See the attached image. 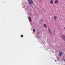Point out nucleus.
Listing matches in <instances>:
<instances>
[{
    "instance_id": "423d86ee",
    "label": "nucleus",
    "mask_w": 65,
    "mask_h": 65,
    "mask_svg": "<svg viewBox=\"0 0 65 65\" xmlns=\"http://www.w3.org/2000/svg\"><path fill=\"white\" fill-rule=\"evenodd\" d=\"M55 4H57V3H59V1L58 0H56L55 1Z\"/></svg>"
},
{
    "instance_id": "6e6552de",
    "label": "nucleus",
    "mask_w": 65,
    "mask_h": 65,
    "mask_svg": "<svg viewBox=\"0 0 65 65\" xmlns=\"http://www.w3.org/2000/svg\"><path fill=\"white\" fill-rule=\"evenodd\" d=\"M43 26L45 28H46V27H47V26H46V24H44Z\"/></svg>"
},
{
    "instance_id": "f8f14e48",
    "label": "nucleus",
    "mask_w": 65,
    "mask_h": 65,
    "mask_svg": "<svg viewBox=\"0 0 65 65\" xmlns=\"http://www.w3.org/2000/svg\"><path fill=\"white\" fill-rule=\"evenodd\" d=\"M39 34V32L38 33L37 35H38Z\"/></svg>"
},
{
    "instance_id": "20e7f679",
    "label": "nucleus",
    "mask_w": 65,
    "mask_h": 65,
    "mask_svg": "<svg viewBox=\"0 0 65 65\" xmlns=\"http://www.w3.org/2000/svg\"><path fill=\"white\" fill-rule=\"evenodd\" d=\"M53 18L55 20H56L57 19V16H55L53 17Z\"/></svg>"
},
{
    "instance_id": "39448f33",
    "label": "nucleus",
    "mask_w": 65,
    "mask_h": 65,
    "mask_svg": "<svg viewBox=\"0 0 65 65\" xmlns=\"http://www.w3.org/2000/svg\"><path fill=\"white\" fill-rule=\"evenodd\" d=\"M59 54L60 56H61V55L63 54V52H60L59 53Z\"/></svg>"
},
{
    "instance_id": "0eeeda50",
    "label": "nucleus",
    "mask_w": 65,
    "mask_h": 65,
    "mask_svg": "<svg viewBox=\"0 0 65 65\" xmlns=\"http://www.w3.org/2000/svg\"><path fill=\"white\" fill-rule=\"evenodd\" d=\"M50 3L51 4H53V0H51L50 1Z\"/></svg>"
},
{
    "instance_id": "7ed1b4c3",
    "label": "nucleus",
    "mask_w": 65,
    "mask_h": 65,
    "mask_svg": "<svg viewBox=\"0 0 65 65\" xmlns=\"http://www.w3.org/2000/svg\"><path fill=\"white\" fill-rule=\"evenodd\" d=\"M28 19L29 22H32V20H31V19L30 17H28Z\"/></svg>"
},
{
    "instance_id": "ddd939ff",
    "label": "nucleus",
    "mask_w": 65,
    "mask_h": 65,
    "mask_svg": "<svg viewBox=\"0 0 65 65\" xmlns=\"http://www.w3.org/2000/svg\"><path fill=\"white\" fill-rule=\"evenodd\" d=\"M33 31H34V32H35V29H34L33 30Z\"/></svg>"
},
{
    "instance_id": "f257e3e1",
    "label": "nucleus",
    "mask_w": 65,
    "mask_h": 65,
    "mask_svg": "<svg viewBox=\"0 0 65 65\" xmlns=\"http://www.w3.org/2000/svg\"><path fill=\"white\" fill-rule=\"evenodd\" d=\"M28 2L30 5H31V4H33V1L32 0H28Z\"/></svg>"
},
{
    "instance_id": "2eb2a0df",
    "label": "nucleus",
    "mask_w": 65,
    "mask_h": 65,
    "mask_svg": "<svg viewBox=\"0 0 65 65\" xmlns=\"http://www.w3.org/2000/svg\"><path fill=\"white\" fill-rule=\"evenodd\" d=\"M63 60L65 62V60L63 58Z\"/></svg>"
},
{
    "instance_id": "f03ea898",
    "label": "nucleus",
    "mask_w": 65,
    "mask_h": 65,
    "mask_svg": "<svg viewBox=\"0 0 65 65\" xmlns=\"http://www.w3.org/2000/svg\"><path fill=\"white\" fill-rule=\"evenodd\" d=\"M61 37L63 39L64 41H65V36L64 35H62L61 36Z\"/></svg>"
},
{
    "instance_id": "9d476101",
    "label": "nucleus",
    "mask_w": 65,
    "mask_h": 65,
    "mask_svg": "<svg viewBox=\"0 0 65 65\" xmlns=\"http://www.w3.org/2000/svg\"><path fill=\"white\" fill-rule=\"evenodd\" d=\"M21 37H23V35H21Z\"/></svg>"
},
{
    "instance_id": "9b49d317",
    "label": "nucleus",
    "mask_w": 65,
    "mask_h": 65,
    "mask_svg": "<svg viewBox=\"0 0 65 65\" xmlns=\"http://www.w3.org/2000/svg\"><path fill=\"white\" fill-rule=\"evenodd\" d=\"M41 22H43V20H42V19H41Z\"/></svg>"
},
{
    "instance_id": "4468645a",
    "label": "nucleus",
    "mask_w": 65,
    "mask_h": 65,
    "mask_svg": "<svg viewBox=\"0 0 65 65\" xmlns=\"http://www.w3.org/2000/svg\"><path fill=\"white\" fill-rule=\"evenodd\" d=\"M31 5V7H33V6L32 5Z\"/></svg>"
},
{
    "instance_id": "1a4fd4ad",
    "label": "nucleus",
    "mask_w": 65,
    "mask_h": 65,
    "mask_svg": "<svg viewBox=\"0 0 65 65\" xmlns=\"http://www.w3.org/2000/svg\"><path fill=\"white\" fill-rule=\"evenodd\" d=\"M48 31L50 34H52V33H51V31H50V30L49 29H48Z\"/></svg>"
}]
</instances>
